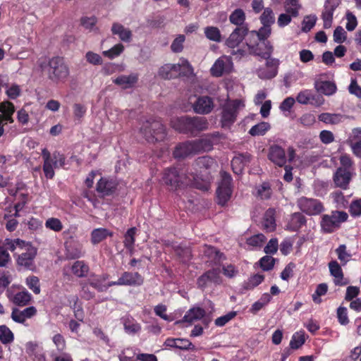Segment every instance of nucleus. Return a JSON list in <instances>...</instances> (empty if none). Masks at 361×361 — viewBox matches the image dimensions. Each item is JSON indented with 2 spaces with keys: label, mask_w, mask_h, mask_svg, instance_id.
<instances>
[{
  "label": "nucleus",
  "mask_w": 361,
  "mask_h": 361,
  "mask_svg": "<svg viewBox=\"0 0 361 361\" xmlns=\"http://www.w3.org/2000/svg\"><path fill=\"white\" fill-rule=\"evenodd\" d=\"M39 66L42 71H46L48 78L54 82L63 81L69 75V68L63 58L52 57L48 62L39 61Z\"/></svg>",
  "instance_id": "1"
},
{
  "label": "nucleus",
  "mask_w": 361,
  "mask_h": 361,
  "mask_svg": "<svg viewBox=\"0 0 361 361\" xmlns=\"http://www.w3.org/2000/svg\"><path fill=\"white\" fill-rule=\"evenodd\" d=\"M209 122L205 117L188 116L177 119L174 128L179 133L196 135L198 133L207 130Z\"/></svg>",
  "instance_id": "2"
},
{
  "label": "nucleus",
  "mask_w": 361,
  "mask_h": 361,
  "mask_svg": "<svg viewBox=\"0 0 361 361\" xmlns=\"http://www.w3.org/2000/svg\"><path fill=\"white\" fill-rule=\"evenodd\" d=\"M140 133L149 143L162 141L166 136V128L161 121L152 118L143 121Z\"/></svg>",
  "instance_id": "3"
},
{
  "label": "nucleus",
  "mask_w": 361,
  "mask_h": 361,
  "mask_svg": "<svg viewBox=\"0 0 361 361\" xmlns=\"http://www.w3.org/2000/svg\"><path fill=\"white\" fill-rule=\"evenodd\" d=\"M192 68L188 61L180 63H166L161 66L158 71V75L164 80H171L180 76H188L192 74Z\"/></svg>",
  "instance_id": "4"
},
{
  "label": "nucleus",
  "mask_w": 361,
  "mask_h": 361,
  "mask_svg": "<svg viewBox=\"0 0 361 361\" xmlns=\"http://www.w3.org/2000/svg\"><path fill=\"white\" fill-rule=\"evenodd\" d=\"M348 214L344 211H332L331 214H324L320 222L321 228L324 233H331L339 228L341 223L347 221Z\"/></svg>",
  "instance_id": "5"
},
{
  "label": "nucleus",
  "mask_w": 361,
  "mask_h": 361,
  "mask_svg": "<svg viewBox=\"0 0 361 361\" xmlns=\"http://www.w3.org/2000/svg\"><path fill=\"white\" fill-rule=\"evenodd\" d=\"M37 254V249L31 243H29L25 249L20 250L16 259L18 267L25 270L35 271V259Z\"/></svg>",
  "instance_id": "6"
},
{
  "label": "nucleus",
  "mask_w": 361,
  "mask_h": 361,
  "mask_svg": "<svg viewBox=\"0 0 361 361\" xmlns=\"http://www.w3.org/2000/svg\"><path fill=\"white\" fill-rule=\"evenodd\" d=\"M221 182L216 190V199L217 203L221 206L226 204L228 201L231 199L233 190H232V178L231 176L226 172H221Z\"/></svg>",
  "instance_id": "7"
},
{
  "label": "nucleus",
  "mask_w": 361,
  "mask_h": 361,
  "mask_svg": "<svg viewBox=\"0 0 361 361\" xmlns=\"http://www.w3.org/2000/svg\"><path fill=\"white\" fill-rule=\"evenodd\" d=\"M241 101L235 99L224 104L221 111V123L224 128H230L236 121Z\"/></svg>",
  "instance_id": "8"
},
{
  "label": "nucleus",
  "mask_w": 361,
  "mask_h": 361,
  "mask_svg": "<svg viewBox=\"0 0 361 361\" xmlns=\"http://www.w3.org/2000/svg\"><path fill=\"white\" fill-rule=\"evenodd\" d=\"M188 173L180 172L176 168H169L165 170L163 180L166 185L171 190H177L184 187L185 183H190L187 179Z\"/></svg>",
  "instance_id": "9"
},
{
  "label": "nucleus",
  "mask_w": 361,
  "mask_h": 361,
  "mask_svg": "<svg viewBox=\"0 0 361 361\" xmlns=\"http://www.w3.org/2000/svg\"><path fill=\"white\" fill-rule=\"evenodd\" d=\"M298 204L303 212L309 215L319 214L324 210L322 204L316 199L302 197L298 200Z\"/></svg>",
  "instance_id": "10"
},
{
  "label": "nucleus",
  "mask_w": 361,
  "mask_h": 361,
  "mask_svg": "<svg viewBox=\"0 0 361 361\" xmlns=\"http://www.w3.org/2000/svg\"><path fill=\"white\" fill-rule=\"evenodd\" d=\"M245 44L248 47L250 54L260 56L264 59L271 58V56L273 52V47L269 41H260L256 44H252L251 42H246Z\"/></svg>",
  "instance_id": "11"
},
{
  "label": "nucleus",
  "mask_w": 361,
  "mask_h": 361,
  "mask_svg": "<svg viewBox=\"0 0 361 361\" xmlns=\"http://www.w3.org/2000/svg\"><path fill=\"white\" fill-rule=\"evenodd\" d=\"M219 133L207 134L200 139L192 140L196 153L201 151L208 152L212 149L213 145L219 141Z\"/></svg>",
  "instance_id": "12"
},
{
  "label": "nucleus",
  "mask_w": 361,
  "mask_h": 361,
  "mask_svg": "<svg viewBox=\"0 0 361 361\" xmlns=\"http://www.w3.org/2000/svg\"><path fill=\"white\" fill-rule=\"evenodd\" d=\"M249 32L248 26L235 27L226 39L225 44L229 48L234 49L243 42L245 36H247Z\"/></svg>",
  "instance_id": "13"
},
{
  "label": "nucleus",
  "mask_w": 361,
  "mask_h": 361,
  "mask_svg": "<svg viewBox=\"0 0 361 361\" xmlns=\"http://www.w3.org/2000/svg\"><path fill=\"white\" fill-rule=\"evenodd\" d=\"M266 60L265 66L257 70V75L261 79L269 80L277 75L279 60L274 58H269Z\"/></svg>",
  "instance_id": "14"
},
{
  "label": "nucleus",
  "mask_w": 361,
  "mask_h": 361,
  "mask_svg": "<svg viewBox=\"0 0 361 361\" xmlns=\"http://www.w3.org/2000/svg\"><path fill=\"white\" fill-rule=\"evenodd\" d=\"M233 68V62L230 57L221 56L219 58L211 68L213 76L220 77L224 73H230Z\"/></svg>",
  "instance_id": "15"
},
{
  "label": "nucleus",
  "mask_w": 361,
  "mask_h": 361,
  "mask_svg": "<svg viewBox=\"0 0 361 361\" xmlns=\"http://www.w3.org/2000/svg\"><path fill=\"white\" fill-rule=\"evenodd\" d=\"M117 185L116 180L102 177L97 183L96 190L100 197H104L114 194Z\"/></svg>",
  "instance_id": "16"
},
{
  "label": "nucleus",
  "mask_w": 361,
  "mask_h": 361,
  "mask_svg": "<svg viewBox=\"0 0 361 361\" xmlns=\"http://www.w3.org/2000/svg\"><path fill=\"white\" fill-rule=\"evenodd\" d=\"M143 283V278L137 272H124L117 281L112 282L111 285L117 286H140Z\"/></svg>",
  "instance_id": "17"
},
{
  "label": "nucleus",
  "mask_w": 361,
  "mask_h": 361,
  "mask_svg": "<svg viewBox=\"0 0 361 361\" xmlns=\"http://www.w3.org/2000/svg\"><path fill=\"white\" fill-rule=\"evenodd\" d=\"M251 160L252 155L247 152L238 154L231 161L233 171L235 174H241L244 168L250 163Z\"/></svg>",
  "instance_id": "18"
},
{
  "label": "nucleus",
  "mask_w": 361,
  "mask_h": 361,
  "mask_svg": "<svg viewBox=\"0 0 361 361\" xmlns=\"http://www.w3.org/2000/svg\"><path fill=\"white\" fill-rule=\"evenodd\" d=\"M193 110L197 114H207L210 113L214 108V102L211 97L208 96L199 97L193 104Z\"/></svg>",
  "instance_id": "19"
},
{
  "label": "nucleus",
  "mask_w": 361,
  "mask_h": 361,
  "mask_svg": "<svg viewBox=\"0 0 361 361\" xmlns=\"http://www.w3.org/2000/svg\"><path fill=\"white\" fill-rule=\"evenodd\" d=\"M268 158L275 164L280 167L285 166L286 163V157L284 149L276 145L269 148Z\"/></svg>",
  "instance_id": "20"
},
{
  "label": "nucleus",
  "mask_w": 361,
  "mask_h": 361,
  "mask_svg": "<svg viewBox=\"0 0 361 361\" xmlns=\"http://www.w3.org/2000/svg\"><path fill=\"white\" fill-rule=\"evenodd\" d=\"M192 141H186L177 145L173 152V157L176 159H184L188 156L195 154Z\"/></svg>",
  "instance_id": "21"
},
{
  "label": "nucleus",
  "mask_w": 361,
  "mask_h": 361,
  "mask_svg": "<svg viewBox=\"0 0 361 361\" xmlns=\"http://www.w3.org/2000/svg\"><path fill=\"white\" fill-rule=\"evenodd\" d=\"M351 173L347 169L339 167L334 175V181L336 186L346 189L351 180Z\"/></svg>",
  "instance_id": "22"
},
{
  "label": "nucleus",
  "mask_w": 361,
  "mask_h": 361,
  "mask_svg": "<svg viewBox=\"0 0 361 361\" xmlns=\"http://www.w3.org/2000/svg\"><path fill=\"white\" fill-rule=\"evenodd\" d=\"M314 88L317 92L326 96L334 94L337 90L335 82L329 80H317L314 82Z\"/></svg>",
  "instance_id": "23"
},
{
  "label": "nucleus",
  "mask_w": 361,
  "mask_h": 361,
  "mask_svg": "<svg viewBox=\"0 0 361 361\" xmlns=\"http://www.w3.org/2000/svg\"><path fill=\"white\" fill-rule=\"evenodd\" d=\"M202 252L214 264H219L226 259L225 255L213 246L204 245Z\"/></svg>",
  "instance_id": "24"
},
{
  "label": "nucleus",
  "mask_w": 361,
  "mask_h": 361,
  "mask_svg": "<svg viewBox=\"0 0 361 361\" xmlns=\"http://www.w3.org/2000/svg\"><path fill=\"white\" fill-rule=\"evenodd\" d=\"M138 81V75L133 73L129 75H121L114 80V82L122 89L133 87Z\"/></svg>",
  "instance_id": "25"
},
{
  "label": "nucleus",
  "mask_w": 361,
  "mask_h": 361,
  "mask_svg": "<svg viewBox=\"0 0 361 361\" xmlns=\"http://www.w3.org/2000/svg\"><path fill=\"white\" fill-rule=\"evenodd\" d=\"M187 179L190 180L188 183H185V186H190L202 191H207L209 189V184L206 180L201 179L197 174L192 172L188 173Z\"/></svg>",
  "instance_id": "26"
},
{
  "label": "nucleus",
  "mask_w": 361,
  "mask_h": 361,
  "mask_svg": "<svg viewBox=\"0 0 361 361\" xmlns=\"http://www.w3.org/2000/svg\"><path fill=\"white\" fill-rule=\"evenodd\" d=\"M329 271L334 279V283L336 286L345 285V283H342L341 281L343 279V273L342 269L337 261L333 260L329 263Z\"/></svg>",
  "instance_id": "27"
},
{
  "label": "nucleus",
  "mask_w": 361,
  "mask_h": 361,
  "mask_svg": "<svg viewBox=\"0 0 361 361\" xmlns=\"http://www.w3.org/2000/svg\"><path fill=\"white\" fill-rule=\"evenodd\" d=\"M205 315V311L201 307H194L190 309L183 317L181 321H178L176 323L188 322L192 323L195 320L202 319Z\"/></svg>",
  "instance_id": "28"
},
{
  "label": "nucleus",
  "mask_w": 361,
  "mask_h": 361,
  "mask_svg": "<svg viewBox=\"0 0 361 361\" xmlns=\"http://www.w3.org/2000/svg\"><path fill=\"white\" fill-rule=\"evenodd\" d=\"M42 156L44 159L43 171L47 178L51 179L54 176V171L53 169V164L51 160V154L46 149L42 151Z\"/></svg>",
  "instance_id": "29"
},
{
  "label": "nucleus",
  "mask_w": 361,
  "mask_h": 361,
  "mask_svg": "<svg viewBox=\"0 0 361 361\" xmlns=\"http://www.w3.org/2000/svg\"><path fill=\"white\" fill-rule=\"evenodd\" d=\"M306 221V218L302 213L295 212L291 215L288 227L291 231H297L305 225Z\"/></svg>",
  "instance_id": "30"
},
{
  "label": "nucleus",
  "mask_w": 361,
  "mask_h": 361,
  "mask_svg": "<svg viewBox=\"0 0 361 361\" xmlns=\"http://www.w3.org/2000/svg\"><path fill=\"white\" fill-rule=\"evenodd\" d=\"M111 32L114 35H118L119 38L123 42H129L132 37L131 31L118 23L113 24Z\"/></svg>",
  "instance_id": "31"
},
{
  "label": "nucleus",
  "mask_w": 361,
  "mask_h": 361,
  "mask_svg": "<svg viewBox=\"0 0 361 361\" xmlns=\"http://www.w3.org/2000/svg\"><path fill=\"white\" fill-rule=\"evenodd\" d=\"M229 20L232 24L236 25V27L248 26L245 22V12L241 8L234 10L229 16Z\"/></svg>",
  "instance_id": "32"
},
{
  "label": "nucleus",
  "mask_w": 361,
  "mask_h": 361,
  "mask_svg": "<svg viewBox=\"0 0 361 361\" xmlns=\"http://www.w3.org/2000/svg\"><path fill=\"white\" fill-rule=\"evenodd\" d=\"M113 233L106 228H99L94 229L91 233V241L96 245L104 240L107 236H112Z\"/></svg>",
  "instance_id": "33"
},
{
  "label": "nucleus",
  "mask_w": 361,
  "mask_h": 361,
  "mask_svg": "<svg viewBox=\"0 0 361 361\" xmlns=\"http://www.w3.org/2000/svg\"><path fill=\"white\" fill-rule=\"evenodd\" d=\"M29 243L30 242H26L19 238L14 240L6 238L3 247L6 249V251L7 250H9L13 252L15 250L18 249L19 252L20 250L25 249Z\"/></svg>",
  "instance_id": "34"
},
{
  "label": "nucleus",
  "mask_w": 361,
  "mask_h": 361,
  "mask_svg": "<svg viewBox=\"0 0 361 361\" xmlns=\"http://www.w3.org/2000/svg\"><path fill=\"white\" fill-rule=\"evenodd\" d=\"M275 210L274 209H269L266 211L264 215L263 226L269 231H272L275 229Z\"/></svg>",
  "instance_id": "35"
},
{
  "label": "nucleus",
  "mask_w": 361,
  "mask_h": 361,
  "mask_svg": "<svg viewBox=\"0 0 361 361\" xmlns=\"http://www.w3.org/2000/svg\"><path fill=\"white\" fill-rule=\"evenodd\" d=\"M343 117L344 116L340 114L322 113L319 115L318 118L320 121L326 124L335 125L341 122Z\"/></svg>",
  "instance_id": "36"
},
{
  "label": "nucleus",
  "mask_w": 361,
  "mask_h": 361,
  "mask_svg": "<svg viewBox=\"0 0 361 361\" xmlns=\"http://www.w3.org/2000/svg\"><path fill=\"white\" fill-rule=\"evenodd\" d=\"M215 164L214 160L209 156L198 157L194 163V166L202 170H208Z\"/></svg>",
  "instance_id": "37"
},
{
  "label": "nucleus",
  "mask_w": 361,
  "mask_h": 361,
  "mask_svg": "<svg viewBox=\"0 0 361 361\" xmlns=\"http://www.w3.org/2000/svg\"><path fill=\"white\" fill-rule=\"evenodd\" d=\"M270 128L271 126L269 123L262 121L252 126L249 130V133L252 136L264 135Z\"/></svg>",
  "instance_id": "38"
},
{
  "label": "nucleus",
  "mask_w": 361,
  "mask_h": 361,
  "mask_svg": "<svg viewBox=\"0 0 361 361\" xmlns=\"http://www.w3.org/2000/svg\"><path fill=\"white\" fill-rule=\"evenodd\" d=\"M31 300V295L27 291H22L16 293L12 301L18 306L27 305Z\"/></svg>",
  "instance_id": "39"
},
{
  "label": "nucleus",
  "mask_w": 361,
  "mask_h": 361,
  "mask_svg": "<svg viewBox=\"0 0 361 361\" xmlns=\"http://www.w3.org/2000/svg\"><path fill=\"white\" fill-rule=\"evenodd\" d=\"M204 34L209 40L219 42L221 41V35L218 27L208 26L204 28Z\"/></svg>",
  "instance_id": "40"
},
{
  "label": "nucleus",
  "mask_w": 361,
  "mask_h": 361,
  "mask_svg": "<svg viewBox=\"0 0 361 361\" xmlns=\"http://www.w3.org/2000/svg\"><path fill=\"white\" fill-rule=\"evenodd\" d=\"M135 233L136 228L132 227L127 231L124 235V246L129 250H132L134 247V244L135 241Z\"/></svg>",
  "instance_id": "41"
},
{
  "label": "nucleus",
  "mask_w": 361,
  "mask_h": 361,
  "mask_svg": "<svg viewBox=\"0 0 361 361\" xmlns=\"http://www.w3.org/2000/svg\"><path fill=\"white\" fill-rule=\"evenodd\" d=\"M260 21L263 25L271 26L275 23V16L270 8H264L260 16Z\"/></svg>",
  "instance_id": "42"
},
{
  "label": "nucleus",
  "mask_w": 361,
  "mask_h": 361,
  "mask_svg": "<svg viewBox=\"0 0 361 361\" xmlns=\"http://www.w3.org/2000/svg\"><path fill=\"white\" fill-rule=\"evenodd\" d=\"M89 267L82 261H76L72 266L73 273L78 277L85 276L88 272Z\"/></svg>",
  "instance_id": "43"
},
{
  "label": "nucleus",
  "mask_w": 361,
  "mask_h": 361,
  "mask_svg": "<svg viewBox=\"0 0 361 361\" xmlns=\"http://www.w3.org/2000/svg\"><path fill=\"white\" fill-rule=\"evenodd\" d=\"M13 334L12 331L6 326H0V341L4 344H8L13 341Z\"/></svg>",
  "instance_id": "44"
},
{
  "label": "nucleus",
  "mask_w": 361,
  "mask_h": 361,
  "mask_svg": "<svg viewBox=\"0 0 361 361\" xmlns=\"http://www.w3.org/2000/svg\"><path fill=\"white\" fill-rule=\"evenodd\" d=\"M275 261V259L271 256L266 255L260 259L259 264L263 271H268L274 268Z\"/></svg>",
  "instance_id": "45"
},
{
  "label": "nucleus",
  "mask_w": 361,
  "mask_h": 361,
  "mask_svg": "<svg viewBox=\"0 0 361 361\" xmlns=\"http://www.w3.org/2000/svg\"><path fill=\"white\" fill-rule=\"evenodd\" d=\"M271 26L263 25L258 31L252 30L250 32L251 35H255L257 37L259 41L264 42L271 35Z\"/></svg>",
  "instance_id": "46"
},
{
  "label": "nucleus",
  "mask_w": 361,
  "mask_h": 361,
  "mask_svg": "<svg viewBox=\"0 0 361 361\" xmlns=\"http://www.w3.org/2000/svg\"><path fill=\"white\" fill-rule=\"evenodd\" d=\"M336 252L342 265H345L351 258V255L346 250L345 245H340L336 250Z\"/></svg>",
  "instance_id": "47"
},
{
  "label": "nucleus",
  "mask_w": 361,
  "mask_h": 361,
  "mask_svg": "<svg viewBox=\"0 0 361 361\" xmlns=\"http://www.w3.org/2000/svg\"><path fill=\"white\" fill-rule=\"evenodd\" d=\"M264 279V276L262 274H257L251 276L248 281L245 283L244 288L247 290L254 288L260 284Z\"/></svg>",
  "instance_id": "48"
},
{
  "label": "nucleus",
  "mask_w": 361,
  "mask_h": 361,
  "mask_svg": "<svg viewBox=\"0 0 361 361\" xmlns=\"http://www.w3.org/2000/svg\"><path fill=\"white\" fill-rule=\"evenodd\" d=\"M124 329L126 333L135 334L139 332L141 326L138 323L133 322L129 319H126L123 322Z\"/></svg>",
  "instance_id": "49"
},
{
  "label": "nucleus",
  "mask_w": 361,
  "mask_h": 361,
  "mask_svg": "<svg viewBox=\"0 0 361 361\" xmlns=\"http://www.w3.org/2000/svg\"><path fill=\"white\" fill-rule=\"evenodd\" d=\"M26 284L35 294L40 293L39 280L37 276H32L26 279Z\"/></svg>",
  "instance_id": "50"
},
{
  "label": "nucleus",
  "mask_w": 361,
  "mask_h": 361,
  "mask_svg": "<svg viewBox=\"0 0 361 361\" xmlns=\"http://www.w3.org/2000/svg\"><path fill=\"white\" fill-rule=\"evenodd\" d=\"M305 341L304 334L296 333L293 334L292 339L290 342V347L292 349H298L301 347Z\"/></svg>",
  "instance_id": "51"
},
{
  "label": "nucleus",
  "mask_w": 361,
  "mask_h": 361,
  "mask_svg": "<svg viewBox=\"0 0 361 361\" xmlns=\"http://www.w3.org/2000/svg\"><path fill=\"white\" fill-rule=\"evenodd\" d=\"M124 47L122 44H117L114 46L111 49L104 51L103 52L104 56L109 58L114 59L118 56H119L123 51Z\"/></svg>",
  "instance_id": "52"
},
{
  "label": "nucleus",
  "mask_w": 361,
  "mask_h": 361,
  "mask_svg": "<svg viewBox=\"0 0 361 361\" xmlns=\"http://www.w3.org/2000/svg\"><path fill=\"white\" fill-rule=\"evenodd\" d=\"M176 254L182 259L183 262L188 261L192 257V253L188 247L177 246L174 249Z\"/></svg>",
  "instance_id": "53"
},
{
  "label": "nucleus",
  "mask_w": 361,
  "mask_h": 361,
  "mask_svg": "<svg viewBox=\"0 0 361 361\" xmlns=\"http://www.w3.org/2000/svg\"><path fill=\"white\" fill-rule=\"evenodd\" d=\"M237 315L235 311H231L226 314L219 317L215 319L214 324L217 326H224L226 324L233 319Z\"/></svg>",
  "instance_id": "54"
},
{
  "label": "nucleus",
  "mask_w": 361,
  "mask_h": 361,
  "mask_svg": "<svg viewBox=\"0 0 361 361\" xmlns=\"http://www.w3.org/2000/svg\"><path fill=\"white\" fill-rule=\"evenodd\" d=\"M347 33L341 26H338L334 31V41L336 43L341 44L345 41Z\"/></svg>",
  "instance_id": "55"
},
{
  "label": "nucleus",
  "mask_w": 361,
  "mask_h": 361,
  "mask_svg": "<svg viewBox=\"0 0 361 361\" xmlns=\"http://www.w3.org/2000/svg\"><path fill=\"white\" fill-rule=\"evenodd\" d=\"M185 38L183 35H178L172 42L171 49L173 52L178 53L180 52L183 49V42Z\"/></svg>",
  "instance_id": "56"
},
{
  "label": "nucleus",
  "mask_w": 361,
  "mask_h": 361,
  "mask_svg": "<svg viewBox=\"0 0 361 361\" xmlns=\"http://www.w3.org/2000/svg\"><path fill=\"white\" fill-rule=\"evenodd\" d=\"M316 20L315 16H306L302 23V30L305 32H309L314 26Z\"/></svg>",
  "instance_id": "57"
},
{
  "label": "nucleus",
  "mask_w": 361,
  "mask_h": 361,
  "mask_svg": "<svg viewBox=\"0 0 361 361\" xmlns=\"http://www.w3.org/2000/svg\"><path fill=\"white\" fill-rule=\"evenodd\" d=\"M266 237L262 234L255 235L247 240L248 245L254 247H260L263 243L266 240Z\"/></svg>",
  "instance_id": "58"
},
{
  "label": "nucleus",
  "mask_w": 361,
  "mask_h": 361,
  "mask_svg": "<svg viewBox=\"0 0 361 361\" xmlns=\"http://www.w3.org/2000/svg\"><path fill=\"white\" fill-rule=\"evenodd\" d=\"M46 227L54 231L59 232L62 230L63 226L61 221L56 218H50L46 221Z\"/></svg>",
  "instance_id": "59"
},
{
  "label": "nucleus",
  "mask_w": 361,
  "mask_h": 361,
  "mask_svg": "<svg viewBox=\"0 0 361 361\" xmlns=\"http://www.w3.org/2000/svg\"><path fill=\"white\" fill-rule=\"evenodd\" d=\"M339 0H326L324 3V9L323 11L333 16L334 11L339 6Z\"/></svg>",
  "instance_id": "60"
},
{
  "label": "nucleus",
  "mask_w": 361,
  "mask_h": 361,
  "mask_svg": "<svg viewBox=\"0 0 361 361\" xmlns=\"http://www.w3.org/2000/svg\"><path fill=\"white\" fill-rule=\"evenodd\" d=\"M177 348L180 350H195V346L188 339L177 338Z\"/></svg>",
  "instance_id": "61"
},
{
  "label": "nucleus",
  "mask_w": 361,
  "mask_h": 361,
  "mask_svg": "<svg viewBox=\"0 0 361 361\" xmlns=\"http://www.w3.org/2000/svg\"><path fill=\"white\" fill-rule=\"evenodd\" d=\"M51 163L55 168L59 166H63L65 164V157L59 152H55L53 153L52 158L51 157Z\"/></svg>",
  "instance_id": "62"
},
{
  "label": "nucleus",
  "mask_w": 361,
  "mask_h": 361,
  "mask_svg": "<svg viewBox=\"0 0 361 361\" xmlns=\"http://www.w3.org/2000/svg\"><path fill=\"white\" fill-rule=\"evenodd\" d=\"M97 23V18L94 16L90 17L85 16L80 19V24L86 29H92Z\"/></svg>",
  "instance_id": "63"
},
{
  "label": "nucleus",
  "mask_w": 361,
  "mask_h": 361,
  "mask_svg": "<svg viewBox=\"0 0 361 361\" xmlns=\"http://www.w3.org/2000/svg\"><path fill=\"white\" fill-rule=\"evenodd\" d=\"M350 212L352 216H354L361 215V199L352 202L350 207Z\"/></svg>",
  "instance_id": "64"
}]
</instances>
